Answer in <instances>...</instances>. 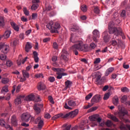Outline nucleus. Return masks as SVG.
I'll return each instance as SVG.
<instances>
[{"instance_id":"obj_20","label":"nucleus","mask_w":130,"mask_h":130,"mask_svg":"<svg viewBox=\"0 0 130 130\" xmlns=\"http://www.w3.org/2000/svg\"><path fill=\"white\" fill-rule=\"evenodd\" d=\"M78 113H79V109H76L74 111L70 112L71 117H75L76 115H78Z\"/></svg>"},{"instance_id":"obj_51","label":"nucleus","mask_w":130,"mask_h":130,"mask_svg":"<svg viewBox=\"0 0 130 130\" xmlns=\"http://www.w3.org/2000/svg\"><path fill=\"white\" fill-rule=\"evenodd\" d=\"M53 48L54 49H58V44L56 42L53 43Z\"/></svg>"},{"instance_id":"obj_19","label":"nucleus","mask_w":130,"mask_h":130,"mask_svg":"<svg viewBox=\"0 0 130 130\" xmlns=\"http://www.w3.org/2000/svg\"><path fill=\"white\" fill-rule=\"evenodd\" d=\"M17 117L16 116L13 115L11 117V123L14 125V126H16L17 125Z\"/></svg>"},{"instance_id":"obj_21","label":"nucleus","mask_w":130,"mask_h":130,"mask_svg":"<svg viewBox=\"0 0 130 130\" xmlns=\"http://www.w3.org/2000/svg\"><path fill=\"white\" fill-rule=\"evenodd\" d=\"M114 71V68L113 67H111L108 68L105 72V76H107L109 75V74H111L112 72Z\"/></svg>"},{"instance_id":"obj_37","label":"nucleus","mask_w":130,"mask_h":130,"mask_svg":"<svg viewBox=\"0 0 130 130\" xmlns=\"http://www.w3.org/2000/svg\"><path fill=\"white\" fill-rule=\"evenodd\" d=\"M111 95L110 92L105 93L104 96V100H108V99H109V97H110Z\"/></svg>"},{"instance_id":"obj_3","label":"nucleus","mask_w":130,"mask_h":130,"mask_svg":"<svg viewBox=\"0 0 130 130\" xmlns=\"http://www.w3.org/2000/svg\"><path fill=\"white\" fill-rule=\"evenodd\" d=\"M89 118L90 121H91L90 124L92 127L96 126L97 124H98V122L99 123H100L101 120H102V119L99 117V115L98 114L93 115L92 116H90Z\"/></svg>"},{"instance_id":"obj_9","label":"nucleus","mask_w":130,"mask_h":130,"mask_svg":"<svg viewBox=\"0 0 130 130\" xmlns=\"http://www.w3.org/2000/svg\"><path fill=\"white\" fill-rule=\"evenodd\" d=\"M100 100H101V96H100V95L96 94L92 97L91 100V103L93 105H94L95 103H98Z\"/></svg>"},{"instance_id":"obj_41","label":"nucleus","mask_w":130,"mask_h":130,"mask_svg":"<svg viewBox=\"0 0 130 130\" xmlns=\"http://www.w3.org/2000/svg\"><path fill=\"white\" fill-rule=\"evenodd\" d=\"M10 82V79L9 78H3L2 80V83L3 84H7V83H9Z\"/></svg>"},{"instance_id":"obj_11","label":"nucleus","mask_w":130,"mask_h":130,"mask_svg":"<svg viewBox=\"0 0 130 130\" xmlns=\"http://www.w3.org/2000/svg\"><path fill=\"white\" fill-rule=\"evenodd\" d=\"M117 41H118V42L114 39H112L111 42L112 45H113V46H118V47H119V46L121 45L122 42H121V41L119 39H117Z\"/></svg>"},{"instance_id":"obj_6","label":"nucleus","mask_w":130,"mask_h":130,"mask_svg":"<svg viewBox=\"0 0 130 130\" xmlns=\"http://www.w3.org/2000/svg\"><path fill=\"white\" fill-rule=\"evenodd\" d=\"M30 118H31V115L27 112L23 113L20 116V119L21 121L23 122H28L29 120H30Z\"/></svg>"},{"instance_id":"obj_53","label":"nucleus","mask_w":130,"mask_h":130,"mask_svg":"<svg viewBox=\"0 0 130 130\" xmlns=\"http://www.w3.org/2000/svg\"><path fill=\"white\" fill-rule=\"evenodd\" d=\"M35 78H37V79L39 78H43V74H42V73H38L36 74V75L35 76Z\"/></svg>"},{"instance_id":"obj_23","label":"nucleus","mask_w":130,"mask_h":130,"mask_svg":"<svg viewBox=\"0 0 130 130\" xmlns=\"http://www.w3.org/2000/svg\"><path fill=\"white\" fill-rule=\"evenodd\" d=\"M108 118L112 119V120H113V121H115L116 122H117V121H118V119L113 115H111L110 114H108Z\"/></svg>"},{"instance_id":"obj_35","label":"nucleus","mask_w":130,"mask_h":130,"mask_svg":"<svg viewBox=\"0 0 130 130\" xmlns=\"http://www.w3.org/2000/svg\"><path fill=\"white\" fill-rule=\"evenodd\" d=\"M2 94H5V93H7V92H9V88H8V86H4L2 91Z\"/></svg>"},{"instance_id":"obj_61","label":"nucleus","mask_w":130,"mask_h":130,"mask_svg":"<svg viewBox=\"0 0 130 130\" xmlns=\"http://www.w3.org/2000/svg\"><path fill=\"white\" fill-rule=\"evenodd\" d=\"M49 80L51 83H53L55 81V78L54 77H50Z\"/></svg>"},{"instance_id":"obj_33","label":"nucleus","mask_w":130,"mask_h":130,"mask_svg":"<svg viewBox=\"0 0 130 130\" xmlns=\"http://www.w3.org/2000/svg\"><path fill=\"white\" fill-rule=\"evenodd\" d=\"M5 26V19L3 16L0 17V27Z\"/></svg>"},{"instance_id":"obj_29","label":"nucleus","mask_w":130,"mask_h":130,"mask_svg":"<svg viewBox=\"0 0 130 130\" xmlns=\"http://www.w3.org/2000/svg\"><path fill=\"white\" fill-rule=\"evenodd\" d=\"M52 71H53V72H55L57 73L64 72V70H63V69H58V68H52Z\"/></svg>"},{"instance_id":"obj_64","label":"nucleus","mask_w":130,"mask_h":130,"mask_svg":"<svg viewBox=\"0 0 130 130\" xmlns=\"http://www.w3.org/2000/svg\"><path fill=\"white\" fill-rule=\"evenodd\" d=\"M5 127L6 128H9V130H13V127H12L10 125H6Z\"/></svg>"},{"instance_id":"obj_30","label":"nucleus","mask_w":130,"mask_h":130,"mask_svg":"<svg viewBox=\"0 0 130 130\" xmlns=\"http://www.w3.org/2000/svg\"><path fill=\"white\" fill-rule=\"evenodd\" d=\"M62 127L63 130H71V127H72V125L64 124L62 125Z\"/></svg>"},{"instance_id":"obj_49","label":"nucleus","mask_w":130,"mask_h":130,"mask_svg":"<svg viewBox=\"0 0 130 130\" xmlns=\"http://www.w3.org/2000/svg\"><path fill=\"white\" fill-rule=\"evenodd\" d=\"M93 96V94L92 93H89L85 97V100H89V99H91L92 98V96Z\"/></svg>"},{"instance_id":"obj_5","label":"nucleus","mask_w":130,"mask_h":130,"mask_svg":"<svg viewBox=\"0 0 130 130\" xmlns=\"http://www.w3.org/2000/svg\"><path fill=\"white\" fill-rule=\"evenodd\" d=\"M76 106H77L76 101L71 100L68 101V103H65L64 107L65 109L73 110V107H76Z\"/></svg>"},{"instance_id":"obj_34","label":"nucleus","mask_w":130,"mask_h":130,"mask_svg":"<svg viewBox=\"0 0 130 130\" xmlns=\"http://www.w3.org/2000/svg\"><path fill=\"white\" fill-rule=\"evenodd\" d=\"M47 27H48L50 30H52V28L53 27V21H50L48 24L47 25Z\"/></svg>"},{"instance_id":"obj_4","label":"nucleus","mask_w":130,"mask_h":130,"mask_svg":"<svg viewBox=\"0 0 130 130\" xmlns=\"http://www.w3.org/2000/svg\"><path fill=\"white\" fill-rule=\"evenodd\" d=\"M118 109L119 110V112L118 113V114L119 116L120 117V118L123 119L124 118L125 115H128L127 114V110L124 108V107H122V106H118Z\"/></svg>"},{"instance_id":"obj_40","label":"nucleus","mask_w":130,"mask_h":130,"mask_svg":"<svg viewBox=\"0 0 130 130\" xmlns=\"http://www.w3.org/2000/svg\"><path fill=\"white\" fill-rule=\"evenodd\" d=\"M113 125V123H112V122L109 120L107 121V122H106V125H107V126H108V127H110V126H112Z\"/></svg>"},{"instance_id":"obj_48","label":"nucleus","mask_w":130,"mask_h":130,"mask_svg":"<svg viewBox=\"0 0 130 130\" xmlns=\"http://www.w3.org/2000/svg\"><path fill=\"white\" fill-rule=\"evenodd\" d=\"M81 9L82 12H87V8L86 5H82L81 7Z\"/></svg>"},{"instance_id":"obj_60","label":"nucleus","mask_w":130,"mask_h":130,"mask_svg":"<svg viewBox=\"0 0 130 130\" xmlns=\"http://www.w3.org/2000/svg\"><path fill=\"white\" fill-rule=\"evenodd\" d=\"M62 117H63V118H67L68 117H71V113L69 112L65 115H64Z\"/></svg>"},{"instance_id":"obj_50","label":"nucleus","mask_w":130,"mask_h":130,"mask_svg":"<svg viewBox=\"0 0 130 130\" xmlns=\"http://www.w3.org/2000/svg\"><path fill=\"white\" fill-rule=\"evenodd\" d=\"M6 66L9 68L12 67V66H13V62L11 60H8L6 62Z\"/></svg>"},{"instance_id":"obj_46","label":"nucleus","mask_w":130,"mask_h":130,"mask_svg":"<svg viewBox=\"0 0 130 130\" xmlns=\"http://www.w3.org/2000/svg\"><path fill=\"white\" fill-rule=\"evenodd\" d=\"M93 104L91 102V104L88 103V105L86 106H84L83 107L84 109H88V108H90V107H92L93 106Z\"/></svg>"},{"instance_id":"obj_32","label":"nucleus","mask_w":130,"mask_h":130,"mask_svg":"<svg viewBox=\"0 0 130 130\" xmlns=\"http://www.w3.org/2000/svg\"><path fill=\"white\" fill-rule=\"evenodd\" d=\"M22 103V100H21V98H17L16 99L15 101V104L16 105H20Z\"/></svg>"},{"instance_id":"obj_8","label":"nucleus","mask_w":130,"mask_h":130,"mask_svg":"<svg viewBox=\"0 0 130 130\" xmlns=\"http://www.w3.org/2000/svg\"><path fill=\"white\" fill-rule=\"evenodd\" d=\"M60 28V24L58 22H56L53 26L52 30H51V33H58V30Z\"/></svg>"},{"instance_id":"obj_10","label":"nucleus","mask_w":130,"mask_h":130,"mask_svg":"<svg viewBox=\"0 0 130 130\" xmlns=\"http://www.w3.org/2000/svg\"><path fill=\"white\" fill-rule=\"evenodd\" d=\"M36 123H38V127L40 129L42 128V126H43L44 124L43 119L41 118V117H39L36 119Z\"/></svg>"},{"instance_id":"obj_42","label":"nucleus","mask_w":130,"mask_h":130,"mask_svg":"<svg viewBox=\"0 0 130 130\" xmlns=\"http://www.w3.org/2000/svg\"><path fill=\"white\" fill-rule=\"evenodd\" d=\"M96 46H97V45L95 44V43H91L90 44L89 48H90V49H95V48H96Z\"/></svg>"},{"instance_id":"obj_1","label":"nucleus","mask_w":130,"mask_h":130,"mask_svg":"<svg viewBox=\"0 0 130 130\" xmlns=\"http://www.w3.org/2000/svg\"><path fill=\"white\" fill-rule=\"evenodd\" d=\"M70 41L72 43H74V45L71 47V49L75 52V55H78L79 53L77 50H80V51L84 50L88 51L89 50L88 45H84L83 41L78 40V37L75 34H71Z\"/></svg>"},{"instance_id":"obj_13","label":"nucleus","mask_w":130,"mask_h":130,"mask_svg":"<svg viewBox=\"0 0 130 130\" xmlns=\"http://www.w3.org/2000/svg\"><path fill=\"white\" fill-rule=\"evenodd\" d=\"M103 36L104 37L105 42H108L110 40V36L108 35V32L107 30L105 31L103 33Z\"/></svg>"},{"instance_id":"obj_25","label":"nucleus","mask_w":130,"mask_h":130,"mask_svg":"<svg viewBox=\"0 0 130 130\" xmlns=\"http://www.w3.org/2000/svg\"><path fill=\"white\" fill-rule=\"evenodd\" d=\"M93 37H100V32H99V30L97 29H94L92 31Z\"/></svg>"},{"instance_id":"obj_17","label":"nucleus","mask_w":130,"mask_h":130,"mask_svg":"<svg viewBox=\"0 0 130 130\" xmlns=\"http://www.w3.org/2000/svg\"><path fill=\"white\" fill-rule=\"evenodd\" d=\"M46 88V86L43 82H40L38 84V89L39 91H41L42 90H45Z\"/></svg>"},{"instance_id":"obj_28","label":"nucleus","mask_w":130,"mask_h":130,"mask_svg":"<svg viewBox=\"0 0 130 130\" xmlns=\"http://www.w3.org/2000/svg\"><path fill=\"white\" fill-rule=\"evenodd\" d=\"M71 31H77V32H80V31H81V28L79 26L75 25L73 26V28H71Z\"/></svg>"},{"instance_id":"obj_7","label":"nucleus","mask_w":130,"mask_h":130,"mask_svg":"<svg viewBox=\"0 0 130 130\" xmlns=\"http://www.w3.org/2000/svg\"><path fill=\"white\" fill-rule=\"evenodd\" d=\"M9 48H10V46L8 45L2 43H0V50H2L4 53L6 54L9 52Z\"/></svg>"},{"instance_id":"obj_47","label":"nucleus","mask_w":130,"mask_h":130,"mask_svg":"<svg viewBox=\"0 0 130 130\" xmlns=\"http://www.w3.org/2000/svg\"><path fill=\"white\" fill-rule=\"evenodd\" d=\"M6 122H5V120L4 119H1L0 120V125H2V126H4V127H6L7 126V125H6Z\"/></svg>"},{"instance_id":"obj_24","label":"nucleus","mask_w":130,"mask_h":130,"mask_svg":"<svg viewBox=\"0 0 130 130\" xmlns=\"http://www.w3.org/2000/svg\"><path fill=\"white\" fill-rule=\"evenodd\" d=\"M31 48H32V45L29 42H27L25 46V51H26V52H29V51Z\"/></svg>"},{"instance_id":"obj_27","label":"nucleus","mask_w":130,"mask_h":130,"mask_svg":"<svg viewBox=\"0 0 130 130\" xmlns=\"http://www.w3.org/2000/svg\"><path fill=\"white\" fill-rule=\"evenodd\" d=\"M38 106H39V104H37L35 105V106L34 107V109L37 113V114H39V113L41 111V110L40 109L39 107H38Z\"/></svg>"},{"instance_id":"obj_44","label":"nucleus","mask_w":130,"mask_h":130,"mask_svg":"<svg viewBox=\"0 0 130 130\" xmlns=\"http://www.w3.org/2000/svg\"><path fill=\"white\" fill-rule=\"evenodd\" d=\"M38 8V5L37 4H34L31 7V9L32 11H36L37 9Z\"/></svg>"},{"instance_id":"obj_45","label":"nucleus","mask_w":130,"mask_h":130,"mask_svg":"<svg viewBox=\"0 0 130 130\" xmlns=\"http://www.w3.org/2000/svg\"><path fill=\"white\" fill-rule=\"evenodd\" d=\"M121 92H126L127 93L128 92H129V90H128V88L127 87H122L121 88Z\"/></svg>"},{"instance_id":"obj_26","label":"nucleus","mask_w":130,"mask_h":130,"mask_svg":"<svg viewBox=\"0 0 130 130\" xmlns=\"http://www.w3.org/2000/svg\"><path fill=\"white\" fill-rule=\"evenodd\" d=\"M113 103L114 105L117 106L119 102L118 101V96L115 95L114 98L113 99Z\"/></svg>"},{"instance_id":"obj_22","label":"nucleus","mask_w":130,"mask_h":130,"mask_svg":"<svg viewBox=\"0 0 130 130\" xmlns=\"http://www.w3.org/2000/svg\"><path fill=\"white\" fill-rule=\"evenodd\" d=\"M33 54L35 62H39V57H38V53H37V52L36 51H35L33 52Z\"/></svg>"},{"instance_id":"obj_58","label":"nucleus","mask_w":130,"mask_h":130,"mask_svg":"<svg viewBox=\"0 0 130 130\" xmlns=\"http://www.w3.org/2000/svg\"><path fill=\"white\" fill-rule=\"evenodd\" d=\"M57 75H58V76H57V79H58V80H60V79H62V75L61 74V73H60V72L57 73Z\"/></svg>"},{"instance_id":"obj_62","label":"nucleus","mask_w":130,"mask_h":130,"mask_svg":"<svg viewBox=\"0 0 130 130\" xmlns=\"http://www.w3.org/2000/svg\"><path fill=\"white\" fill-rule=\"evenodd\" d=\"M31 32H32V30L28 29L25 31V35L26 36H28V35L31 34Z\"/></svg>"},{"instance_id":"obj_52","label":"nucleus","mask_w":130,"mask_h":130,"mask_svg":"<svg viewBox=\"0 0 130 130\" xmlns=\"http://www.w3.org/2000/svg\"><path fill=\"white\" fill-rule=\"evenodd\" d=\"M31 17L33 20H36L38 18V14L37 13H32Z\"/></svg>"},{"instance_id":"obj_14","label":"nucleus","mask_w":130,"mask_h":130,"mask_svg":"<svg viewBox=\"0 0 130 130\" xmlns=\"http://www.w3.org/2000/svg\"><path fill=\"white\" fill-rule=\"evenodd\" d=\"M28 57H26L25 58L22 60V55H20L18 57V59L17 60L18 66H21V64L25 63V61L27 60Z\"/></svg>"},{"instance_id":"obj_18","label":"nucleus","mask_w":130,"mask_h":130,"mask_svg":"<svg viewBox=\"0 0 130 130\" xmlns=\"http://www.w3.org/2000/svg\"><path fill=\"white\" fill-rule=\"evenodd\" d=\"M11 34L12 32H11V30H6L4 34L3 35V37H4L5 39H8V38L10 37V36L11 35Z\"/></svg>"},{"instance_id":"obj_31","label":"nucleus","mask_w":130,"mask_h":130,"mask_svg":"<svg viewBox=\"0 0 130 130\" xmlns=\"http://www.w3.org/2000/svg\"><path fill=\"white\" fill-rule=\"evenodd\" d=\"M65 90H67L68 88H70L72 86V82H71V81L68 80L65 82Z\"/></svg>"},{"instance_id":"obj_43","label":"nucleus","mask_w":130,"mask_h":130,"mask_svg":"<svg viewBox=\"0 0 130 130\" xmlns=\"http://www.w3.org/2000/svg\"><path fill=\"white\" fill-rule=\"evenodd\" d=\"M101 68H102V66H101V64H95L94 67V71H98V70H100Z\"/></svg>"},{"instance_id":"obj_12","label":"nucleus","mask_w":130,"mask_h":130,"mask_svg":"<svg viewBox=\"0 0 130 130\" xmlns=\"http://www.w3.org/2000/svg\"><path fill=\"white\" fill-rule=\"evenodd\" d=\"M62 54L61 55V58L64 59V60H68L67 55H69V53L66 49H63L62 51Z\"/></svg>"},{"instance_id":"obj_15","label":"nucleus","mask_w":130,"mask_h":130,"mask_svg":"<svg viewBox=\"0 0 130 130\" xmlns=\"http://www.w3.org/2000/svg\"><path fill=\"white\" fill-rule=\"evenodd\" d=\"M34 99H35V95H34V94L31 93L29 95L26 96L25 98V101H33V100H34Z\"/></svg>"},{"instance_id":"obj_63","label":"nucleus","mask_w":130,"mask_h":130,"mask_svg":"<svg viewBox=\"0 0 130 130\" xmlns=\"http://www.w3.org/2000/svg\"><path fill=\"white\" fill-rule=\"evenodd\" d=\"M121 17H125L126 16L125 10H122V11L121 13Z\"/></svg>"},{"instance_id":"obj_36","label":"nucleus","mask_w":130,"mask_h":130,"mask_svg":"<svg viewBox=\"0 0 130 130\" xmlns=\"http://www.w3.org/2000/svg\"><path fill=\"white\" fill-rule=\"evenodd\" d=\"M22 75H23V78H25V79L26 78H29V73L25 70L22 71Z\"/></svg>"},{"instance_id":"obj_56","label":"nucleus","mask_w":130,"mask_h":130,"mask_svg":"<svg viewBox=\"0 0 130 130\" xmlns=\"http://www.w3.org/2000/svg\"><path fill=\"white\" fill-rule=\"evenodd\" d=\"M49 101H50V103L52 104H54V101H53V98L51 96H48Z\"/></svg>"},{"instance_id":"obj_54","label":"nucleus","mask_w":130,"mask_h":130,"mask_svg":"<svg viewBox=\"0 0 130 130\" xmlns=\"http://www.w3.org/2000/svg\"><path fill=\"white\" fill-rule=\"evenodd\" d=\"M0 59L2 60H6L7 59V56L5 54H1L0 55Z\"/></svg>"},{"instance_id":"obj_38","label":"nucleus","mask_w":130,"mask_h":130,"mask_svg":"<svg viewBox=\"0 0 130 130\" xmlns=\"http://www.w3.org/2000/svg\"><path fill=\"white\" fill-rule=\"evenodd\" d=\"M126 100H127V96L126 95H123L121 98V102H122V103H125Z\"/></svg>"},{"instance_id":"obj_39","label":"nucleus","mask_w":130,"mask_h":130,"mask_svg":"<svg viewBox=\"0 0 130 130\" xmlns=\"http://www.w3.org/2000/svg\"><path fill=\"white\" fill-rule=\"evenodd\" d=\"M23 11V13H24V15H25V16H29V11H28V10H27V8L24 7Z\"/></svg>"},{"instance_id":"obj_2","label":"nucleus","mask_w":130,"mask_h":130,"mask_svg":"<svg viewBox=\"0 0 130 130\" xmlns=\"http://www.w3.org/2000/svg\"><path fill=\"white\" fill-rule=\"evenodd\" d=\"M114 23L111 22L109 23L108 29L109 33L110 34H115L113 36V38L116 39L118 35H120L123 39H125V37L122 32V29L120 27H115Z\"/></svg>"},{"instance_id":"obj_16","label":"nucleus","mask_w":130,"mask_h":130,"mask_svg":"<svg viewBox=\"0 0 130 130\" xmlns=\"http://www.w3.org/2000/svg\"><path fill=\"white\" fill-rule=\"evenodd\" d=\"M94 75L95 77H96L95 83L96 84V85H100V80L101 79V76L100 75H98V74L97 73H94Z\"/></svg>"},{"instance_id":"obj_59","label":"nucleus","mask_w":130,"mask_h":130,"mask_svg":"<svg viewBox=\"0 0 130 130\" xmlns=\"http://www.w3.org/2000/svg\"><path fill=\"white\" fill-rule=\"evenodd\" d=\"M94 12L95 14H99L100 10L98 7H95L94 9Z\"/></svg>"},{"instance_id":"obj_57","label":"nucleus","mask_w":130,"mask_h":130,"mask_svg":"<svg viewBox=\"0 0 130 130\" xmlns=\"http://www.w3.org/2000/svg\"><path fill=\"white\" fill-rule=\"evenodd\" d=\"M18 43H19V40L18 39H15L13 42V45L16 46Z\"/></svg>"},{"instance_id":"obj_55","label":"nucleus","mask_w":130,"mask_h":130,"mask_svg":"<svg viewBox=\"0 0 130 130\" xmlns=\"http://www.w3.org/2000/svg\"><path fill=\"white\" fill-rule=\"evenodd\" d=\"M101 61V59H100V58H97L94 61L93 63H94V64H97V63H100Z\"/></svg>"}]
</instances>
